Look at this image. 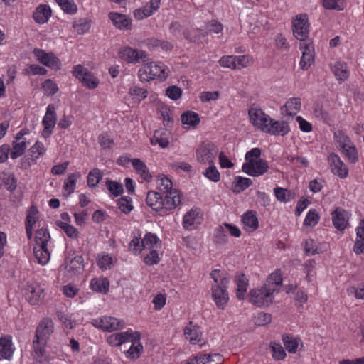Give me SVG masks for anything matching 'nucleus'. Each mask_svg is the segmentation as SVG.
Segmentation results:
<instances>
[{"instance_id": "obj_1", "label": "nucleus", "mask_w": 364, "mask_h": 364, "mask_svg": "<svg viewBox=\"0 0 364 364\" xmlns=\"http://www.w3.org/2000/svg\"><path fill=\"white\" fill-rule=\"evenodd\" d=\"M282 285L281 271L277 269L268 277L265 284L261 288L250 290V302L257 307L269 306L273 302L274 294L279 291Z\"/></svg>"}, {"instance_id": "obj_2", "label": "nucleus", "mask_w": 364, "mask_h": 364, "mask_svg": "<svg viewBox=\"0 0 364 364\" xmlns=\"http://www.w3.org/2000/svg\"><path fill=\"white\" fill-rule=\"evenodd\" d=\"M249 116L252 124L264 132L284 136L290 132L287 120H274L261 109H250Z\"/></svg>"}, {"instance_id": "obj_3", "label": "nucleus", "mask_w": 364, "mask_h": 364, "mask_svg": "<svg viewBox=\"0 0 364 364\" xmlns=\"http://www.w3.org/2000/svg\"><path fill=\"white\" fill-rule=\"evenodd\" d=\"M53 331V323L49 318H43L38 324L35 335V339L33 341V350L35 353L43 357L45 354V346L47 340Z\"/></svg>"}, {"instance_id": "obj_4", "label": "nucleus", "mask_w": 364, "mask_h": 364, "mask_svg": "<svg viewBox=\"0 0 364 364\" xmlns=\"http://www.w3.org/2000/svg\"><path fill=\"white\" fill-rule=\"evenodd\" d=\"M138 76L141 82H148L156 77L166 79L168 76L167 69L164 65L149 63L144 65L138 72Z\"/></svg>"}, {"instance_id": "obj_5", "label": "nucleus", "mask_w": 364, "mask_h": 364, "mask_svg": "<svg viewBox=\"0 0 364 364\" xmlns=\"http://www.w3.org/2000/svg\"><path fill=\"white\" fill-rule=\"evenodd\" d=\"M197 161L203 164H214L218 149L210 141L202 142L196 149Z\"/></svg>"}, {"instance_id": "obj_6", "label": "nucleus", "mask_w": 364, "mask_h": 364, "mask_svg": "<svg viewBox=\"0 0 364 364\" xmlns=\"http://www.w3.org/2000/svg\"><path fill=\"white\" fill-rule=\"evenodd\" d=\"M292 31L295 38L301 41H305L309 33V23L306 14L296 16L292 21Z\"/></svg>"}, {"instance_id": "obj_7", "label": "nucleus", "mask_w": 364, "mask_h": 364, "mask_svg": "<svg viewBox=\"0 0 364 364\" xmlns=\"http://www.w3.org/2000/svg\"><path fill=\"white\" fill-rule=\"evenodd\" d=\"M73 75L77 78L84 86L94 89L98 85V80L94 75L82 65H75L73 71Z\"/></svg>"}, {"instance_id": "obj_8", "label": "nucleus", "mask_w": 364, "mask_h": 364, "mask_svg": "<svg viewBox=\"0 0 364 364\" xmlns=\"http://www.w3.org/2000/svg\"><path fill=\"white\" fill-rule=\"evenodd\" d=\"M242 169L247 174L257 177L266 173L269 169V166L265 160L259 159L244 163Z\"/></svg>"}, {"instance_id": "obj_9", "label": "nucleus", "mask_w": 364, "mask_h": 364, "mask_svg": "<svg viewBox=\"0 0 364 364\" xmlns=\"http://www.w3.org/2000/svg\"><path fill=\"white\" fill-rule=\"evenodd\" d=\"M119 55L127 63L133 64H136L140 60L145 62L147 58V53L145 51L132 48L129 46L122 48L119 50Z\"/></svg>"}, {"instance_id": "obj_10", "label": "nucleus", "mask_w": 364, "mask_h": 364, "mask_svg": "<svg viewBox=\"0 0 364 364\" xmlns=\"http://www.w3.org/2000/svg\"><path fill=\"white\" fill-rule=\"evenodd\" d=\"M92 323L95 326L109 332L119 330L123 328L125 324L124 321L114 317H103L95 319Z\"/></svg>"}, {"instance_id": "obj_11", "label": "nucleus", "mask_w": 364, "mask_h": 364, "mask_svg": "<svg viewBox=\"0 0 364 364\" xmlns=\"http://www.w3.org/2000/svg\"><path fill=\"white\" fill-rule=\"evenodd\" d=\"M56 119L55 106L53 104H50L47 107L46 112L42 122L44 126V129L42 132L43 137L47 138L51 134L55 125Z\"/></svg>"}, {"instance_id": "obj_12", "label": "nucleus", "mask_w": 364, "mask_h": 364, "mask_svg": "<svg viewBox=\"0 0 364 364\" xmlns=\"http://www.w3.org/2000/svg\"><path fill=\"white\" fill-rule=\"evenodd\" d=\"M163 207L161 210V215H166L168 210L176 208L181 203V195L178 190L171 191L166 193L164 198H162Z\"/></svg>"}, {"instance_id": "obj_13", "label": "nucleus", "mask_w": 364, "mask_h": 364, "mask_svg": "<svg viewBox=\"0 0 364 364\" xmlns=\"http://www.w3.org/2000/svg\"><path fill=\"white\" fill-rule=\"evenodd\" d=\"M328 161L333 174L337 175L341 178H345L348 176V168L337 154L334 153L330 154L328 156Z\"/></svg>"}, {"instance_id": "obj_14", "label": "nucleus", "mask_w": 364, "mask_h": 364, "mask_svg": "<svg viewBox=\"0 0 364 364\" xmlns=\"http://www.w3.org/2000/svg\"><path fill=\"white\" fill-rule=\"evenodd\" d=\"M34 53L38 60L46 66L52 68H60V61L53 53H47L41 49H35Z\"/></svg>"}, {"instance_id": "obj_15", "label": "nucleus", "mask_w": 364, "mask_h": 364, "mask_svg": "<svg viewBox=\"0 0 364 364\" xmlns=\"http://www.w3.org/2000/svg\"><path fill=\"white\" fill-rule=\"evenodd\" d=\"M26 298L32 305H36L44 297L43 289L39 284L28 285L26 291Z\"/></svg>"}, {"instance_id": "obj_16", "label": "nucleus", "mask_w": 364, "mask_h": 364, "mask_svg": "<svg viewBox=\"0 0 364 364\" xmlns=\"http://www.w3.org/2000/svg\"><path fill=\"white\" fill-rule=\"evenodd\" d=\"M301 107V99L299 97H294L287 100L284 105L281 107L280 110L283 115L292 117L300 111Z\"/></svg>"}, {"instance_id": "obj_17", "label": "nucleus", "mask_w": 364, "mask_h": 364, "mask_svg": "<svg viewBox=\"0 0 364 364\" xmlns=\"http://www.w3.org/2000/svg\"><path fill=\"white\" fill-rule=\"evenodd\" d=\"M109 18L114 26L119 29L130 30L132 28V19L124 14L110 12Z\"/></svg>"}, {"instance_id": "obj_18", "label": "nucleus", "mask_w": 364, "mask_h": 364, "mask_svg": "<svg viewBox=\"0 0 364 364\" xmlns=\"http://www.w3.org/2000/svg\"><path fill=\"white\" fill-rule=\"evenodd\" d=\"M212 296L217 306L220 309H224L229 300L227 287H212Z\"/></svg>"}, {"instance_id": "obj_19", "label": "nucleus", "mask_w": 364, "mask_h": 364, "mask_svg": "<svg viewBox=\"0 0 364 364\" xmlns=\"http://www.w3.org/2000/svg\"><path fill=\"white\" fill-rule=\"evenodd\" d=\"M184 334L186 338L189 340L192 344L199 343L200 345H203V343H201L202 333L199 330V327L196 325H193L192 321H190L188 325L185 328Z\"/></svg>"}, {"instance_id": "obj_20", "label": "nucleus", "mask_w": 364, "mask_h": 364, "mask_svg": "<svg viewBox=\"0 0 364 364\" xmlns=\"http://www.w3.org/2000/svg\"><path fill=\"white\" fill-rule=\"evenodd\" d=\"M300 48L303 50L300 65L303 70H307L314 61L313 46L311 44L301 43Z\"/></svg>"}, {"instance_id": "obj_21", "label": "nucleus", "mask_w": 364, "mask_h": 364, "mask_svg": "<svg viewBox=\"0 0 364 364\" xmlns=\"http://www.w3.org/2000/svg\"><path fill=\"white\" fill-rule=\"evenodd\" d=\"M52 11L48 5L41 4L33 12V17L35 21L39 24H43L48 22L51 16Z\"/></svg>"}, {"instance_id": "obj_22", "label": "nucleus", "mask_w": 364, "mask_h": 364, "mask_svg": "<svg viewBox=\"0 0 364 364\" xmlns=\"http://www.w3.org/2000/svg\"><path fill=\"white\" fill-rule=\"evenodd\" d=\"M348 213L340 208H337L332 212V220L334 227L338 230H343L346 228L348 219Z\"/></svg>"}, {"instance_id": "obj_23", "label": "nucleus", "mask_w": 364, "mask_h": 364, "mask_svg": "<svg viewBox=\"0 0 364 364\" xmlns=\"http://www.w3.org/2000/svg\"><path fill=\"white\" fill-rule=\"evenodd\" d=\"M200 223V217L197 210H191L183 216V225L185 229L191 230Z\"/></svg>"}, {"instance_id": "obj_24", "label": "nucleus", "mask_w": 364, "mask_h": 364, "mask_svg": "<svg viewBox=\"0 0 364 364\" xmlns=\"http://www.w3.org/2000/svg\"><path fill=\"white\" fill-rule=\"evenodd\" d=\"M242 222L245 230L254 231L259 227V222L257 217V213L254 210H248L242 216Z\"/></svg>"}, {"instance_id": "obj_25", "label": "nucleus", "mask_w": 364, "mask_h": 364, "mask_svg": "<svg viewBox=\"0 0 364 364\" xmlns=\"http://www.w3.org/2000/svg\"><path fill=\"white\" fill-rule=\"evenodd\" d=\"M65 269L73 275H77L84 269V259L81 255H77L67 262Z\"/></svg>"}, {"instance_id": "obj_26", "label": "nucleus", "mask_w": 364, "mask_h": 364, "mask_svg": "<svg viewBox=\"0 0 364 364\" xmlns=\"http://www.w3.org/2000/svg\"><path fill=\"white\" fill-rule=\"evenodd\" d=\"M146 203L154 210L161 213L163 203L162 196L159 193L153 191H149L146 195Z\"/></svg>"}, {"instance_id": "obj_27", "label": "nucleus", "mask_w": 364, "mask_h": 364, "mask_svg": "<svg viewBox=\"0 0 364 364\" xmlns=\"http://www.w3.org/2000/svg\"><path fill=\"white\" fill-rule=\"evenodd\" d=\"M169 134L167 129L156 130L154 137L151 139V144H158L161 148H166L169 144Z\"/></svg>"}, {"instance_id": "obj_28", "label": "nucleus", "mask_w": 364, "mask_h": 364, "mask_svg": "<svg viewBox=\"0 0 364 364\" xmlns=\"http://www.w3.org/2000/svg\"><path fill=\"white\" fill-rule=\"evenodd\" d=\"M132 166L136 173L146 182H149L152 176L144 161L139 159H134L132 160Z\"/></svg>"}, {"instance_id": "obj_29", "label": "nucleus", "mask_w": 364, "mask_h": 364, "mask_svg": "<svg viewBox=\"0 0 364 364\" xmlns=\"http://www.w3.org/2000/svg\"><path fill=\"white\" fill-rule=\"evenodd\" d=\"M235 282L237 284V296L241 300L244 298V294L247 291L248 286V279L245 274L242 272H237L235 277Z\"/></svg>"}, {"instance_id": "obj_30", "label": "nucleus", "mask_w": 364, "mask_h": 364, "mask_svg": "<svg viewBox=\"0 0 364 364\" xmlns=\"http://www.w3.org/2000/svg\"><path fill=\"white\" fill-rule=\"evenodd\" d=\"M13 353L11 340L4 337L0 338V360L2 358L10 359Z\"/></svg>"}, {"instance_id": "obj_31", "label": "nucleus", "mask_w": 364, "mask_h": 364, "mask_svg": "<svg viewBox=\"0 0 364 364\" xmlns=\"http://www.w3.org/2000/svg\"><path fill=\"white\" fill-rule=\"evenodd\" d=\"M34 256L38 263L45 265L50 259V252L47 246H34L33 247Z\"/></svg>"}, {"instance_id": "obj_32", "label": "nucleus", "mask_w": 364, "mask_h": 364, "mask_svg": "<svg viewBox=\"0 0 364 364\" xmlns=\"http://www.w3.org/2000/svg\"><path fill=\"white\" fill-rule=\"evenodd\" d=\"M357 240L354 245V252L355 254H364V219L361 220L360 225L357 228Z\"/></svg>"}, {"instance_id": "obj_33", "label": "nucleus", "mask_w": 364, "mask_h": 364, "mask_svg": "<svg viewBox=\"0 0 364 364\" xmlns=\"http://www.w3.org/2000/svg\"><path fill=\"white\" fill-rule=\"evenodd\" d=\"M331 70L336 79L339 81H344L349 76L347 65L345 63L337 62L331 67Z\"/></svg>"}, {"instance_id": "obj_34", "label": "nucleus", "mask_w": 364, "mask_h": 364, "mask_svg": "<svg viewBox=\"0 0 364 364\" xmlns=\"http://www.w3.org/2000/svg\"><path fill=\"white\" fill-rule=\"evenodd\" d=\"M161 243L160 240L156 235L148 232L141 241V247L139 250H141L144 248H153L157 247Z\"/></svg>"}, {"instance_id": "obj_35", "label": "nucleus", "mask_w": 364, "mask_h": 364, "mask_svg": "<svg viewBox=\"0 0 364 364\" xmlns=\"http://www.w3.org/2000/svg\"><path fill=\"white\" fill-rule=\"evenodd\" d=\"M109 282L106 278H95L91 280L90 287L97 292L107 293L109 291Z\"/></svg>"}, {"instance_id": "obj_36", "label": "nucleus", "mask_w": 364, "mask_h": 364, "mask_svg": "<svg viewBox=\"0 0 364 364\" xmlns=\"http://www.w3.org/2000/svg\"><path fill=\"white\" fill-rule=\"evenodd\" d=\"M210 277L215 283L212 287H222V288H225L228 287L230 279L225 276V274L221 273L220 270H213L210 273Z\"/></svg>"}, {"instance_id": "obj_37", "label": "nucleus", "mask_w": 364, "mask_h": 364, "mask_svg": "<svg viewBox=\"0 0 364 364\" xmlns=\"http://www.w3.org/2000/svg\"><path fill=\"white\" fill-rule=\"evenodd\" d=\"M182 123L191 127H196L200 123V117L198 114L193 111H186L181 116Z\"/></svg>"}, {"instance_id": "obj_38", "label": "nucleus", "mask_w": 364, "mask_h": 364, "mask_svg": "<svg viewBox=\"0 0 364 364\" xmlns=\"http://www.w3.org/2000/svg\"><path fill=\"white\" fill-rule=\"evenodd\" d=\"M120 339V345L126 342L135 343L140 340L141 334L138 331L133 332L132 330L125 332L118 333Z\"/></svg>"}, {"instance_id": "obj_39", "label": "nucleus", "mask_w": 364, "mask_h": 364, "mask_svg": "<svg viewBox=\"0 0 364 364\" xmlns=\"http://www.w3.org/2000/svg\"><path fill=\"white\" fill-rule=\"evenodd\" d=\"M26 149V141L25 139L18 142L15 140L12 142V149L11 151V157L12 159H16L23 155Z\"/></svg>"}, {"instance_id": "obj_40", "label": "nucleus", "mask_w": 364, "mask_h": 364, "mask_svg": "<svg viewBox=\"0 0 364 364\" xmlns=\"http://www.w3.org/2000/svg\"><path fill=\"white\" fill-rule=\"evenodd\" d=\"M274 192L277 199L283 203H287L294 197V193L284 188L277 187L274 189Z\"/></svg>"}, {"instance_id": "obj_41", "label": "nucleus", "mask_w": 364, "mask_h": 364, "mask_svg": "<svg viewBox=\"0 0 364 364\" xmlns=\"http://www.w3.org/2000/svg\"><path fill=\"white\" fill-rule=\"evenodd\" d=\"M50 239V234L46 229H39L36 232L35 246H47Z\"/></svg>"}, {"instance_id": "obj_42", "label": "nucleus", "mask_w": 364, "mask_h": 364, "mask_svg": "<svg viewBox=\"0 0 364 364\" xmlns=\"http://www.w3.org/2000/svg\"><path fill=\"white\" fill-rule=\"evenodd\" d=\"M61 9L68 14H74L77 11V6L73 0H55Z\"/></svg>"}, {"instance_id": "obj_43", "label": "nucleus", "mask_w": 364, "mask_h": 364, "mask_svg": "<svg viewBox=\"0 0 364 364\" xmlns=\"http://www.w3.org/2000/svg\"><path fill=\"white\" fill-rule=\"evenodd\" d=\"M283 343L285 348L290 353H295L297 350L300 339L294 338L288 335L283 336Z\"/></svg>"}, {"instance_id": "obj_44", "label": "nucleus", "mask_w": 364, "mask_h": 364, "mask_svg": "<svg viewBox=\"0 0 364 364\" xmlns=\"http://www.w3.org/2000/svg\"><path fill=\"white\" fill-rule=\"evenodd\" d=\"M234 183V192L236 193H240L241 191H243L252 184V181L250 178H243L242 176L235 177Z\"/></svg>"}, {"instance_id": "obj_45", "label": "nucleus", "mask_w": 364, "mask_h": 364, "mask_svg": "<svg viewBox=\"0 0 364 364\" xmlns=\"http://www.w3.org/2000/svg\"><path fill=\"white\" fill-rule=\"evenodd\" d=\"M56 225L60 228L64 232L66 233L68 237L72 239H75L77 237L78 231L77 230L71 225H69L66 223L58 220L55 223Z\"/></svg>"}, {"instance_id": "obj_46", "label": "nucleus", "mask_w": 364, "mask_h": 364, "mask_svg": "<svg viewBox=\"0 0 364 364\" xmlns=\"http://www.w3.org/2000/svg\"><path fill=\"white\" fill-rule=\"evenodd\" d=\"M102 174L98 168H93L87 176V185L90 188L95 187L102 179Z\"/></svg>"}, {"instance_id": "obj_47", "label": "nucleus", "mask_w": 364, "mask_h": 364, "mask_svg": "<svg viewBox=\"0 0 364 364\" xmlns=\"http://www.w3.org/2000/svg\"><path fill=\"white\" fill-rule=\"evenodd\" d=\"M81 176L80 173H71L68 176V178L64 182V189L71 193L74 191L75 188L76 181L78 178Z\"/></svg>"}, {"instance_id": "obj_48", "label": "nucleus", "mask_w": 364, "mask_h": 364, "mask_svg": "<svg viewBox=\"0 0 364 364\" xmlns=\"http://www.w3.org/2000/svg\"><path fill=\"white\" fill-rule=\"evenodd\" d=\"M270 348L272 350V356L274 359L280 360L285 358L286 353L281 344L276 342H272L270 343Z\"/></svg>"}, {"instance_id": "obj_49", "label": "nucleus", "mask_w": 364, "mask_h": 364, "mask_svg": "<svg viewBox=\"0 0 364 364\" xmlns=\"http://www.w3.org/2000/svg\"><path fill=\"white\" fill-rule=\"evenodd\" d=\"M209 165L210 166L208 167L203 173V175L213 182L215 183L219 181L220 179V175L217 168L214 166V164Z\"/></svg>"}, {"instance_id": "obj_50", "label": "nucleus", "mask_w": 364, "mask_h": 364, "mask_svg": "<svg viewBox=\"0 0 364 364\" xmlns=\"http://www.w3.org/2000/svg\"><path fill=\"white\" fill-rule=\"evenodd\" d=\"M106 183L109 192L115 197L123 193V186L120 183L112 180H107Z\"/></svg>"}, {"instance_id": "obj_51", "label": "nucleus", "mask_w": 364, "mask_h": 364, "mask_svg": "<svg viewBox=\"0 0 364 364\" xmlns=\"http://www.w3.org/2000/svg\"><path fill=\"white\" fill-rule=\"evenodd\" d=\"M318 220L319 215L316 210H310L304 219V225L314 227L318 223Z\"/></svg>"}, {"instance_id": "obj_52", "label": "nucleus", "mask_w": 364, "mask_h": 364, "mask_svg": "<svg viewBox=\"0 0 364 364\" xmlns=\"http://www.w3.org/2000/svg\"><path fill=\"white\" fill-rule=\"evenodd\" d=\"M117 205L119 208L123 213L127 214L133 209L132 205V199L129 196L122 197L118 200Z\"/></svg>"}, {"instance_id": "obj_53", "label": "nucleus", "mask_w": 364, "mask_h": 364, "mask_svg": "<svg viewBox=\"0 0 364 364\" xmlns=\"http://www.w3.org/2000/svg\"><path fill=\"white\" fill-rule=\"evenodd\" d=\"M228 240L227 232L223 226H218L215 230L214 242L217 244H225Z\"/></svg>"}, {"instance_id": "obj_54", "label": "nucleus", "mask_w": 364, "mask_h": 364, "mask_svg": "<svg viewBox=\"0 0 364 364\" xmlns=\"http://www.w3.org/2000/svg\"><path fill=\"white\" fill-rule=\"evenodd\" d=\"M272 321V316L268 313L260 312L255 317V323L258 326H264Z\"/></svg>"}, {"instance_id": "obj_55", "label": "nucleus", "mask_w": 364, "mask_h": 364, "mask_svg": "<svg viewBox=\"0 0 364 364\" xmlns=\"http://www.w3.org/2000/svg\"><path fill=\"white\" fill-rule=\"evenodd\" d=\"M143 350V346L141 343L135 346L134 343L132 344L127 351V357L132 359L138 358Z\"/></svg>"}, {"instance_id": "obj_56", "label": "nucleus", "mask_w": 364, "mask_h": 364, "mask_svg": "<svg viewBox=\"0 0 364 364\" xmlns=\"http://www.w3.org/2000/svg\"><path fill=\"white\" fill-rule=\"evenodd\" d=\"M73 27L78 34H83L89 31L90 24L85 19H80L73 23Z\"/></svg>"}, {"instance_id": "obj_57", "label": "nucleus", "mask_w": 364, "mask_h": 364, "mask_svg": "<svg viewBox=\"0 0 364 364\" xmlns=\"http://www.w3.org/2000/svg\"><path fill=\"white\" fill-rule=\"evenodd\" d=\"M43 89L47 95H53L58 90L57 85L50 79L45 80L43 83Z\"/></svg>"}, {"instance_id": "obj_58", "label": "nucleus", "mask_w": 364, "mask_h": 364, "mask_svg": "<svg viewBox=\"0 0 364 364\" xmlns=\"http://www.w3.org/2000/svg\"><path fill=\"white\" fill-rule=\"evenodd\" d=\"M45 152L44 146L41 142L37 141L30 149L31 156L33 160L39 158Z\"/></svg>"}, {"instance_id": "obj_59", "label": "nucleus", "mask_w": 364, "mask_h": 364, "mask_svg": "<svg viewBox=\"0 0 364 364\" xmlns=\"http://www.w3.org/2000/svg\"><path fill=\"white\" fill-rule=\"evenodd\" d=\"M335 135L338 138V143L342 150L346 148H349V146L353 144L350 139L342 132H338V133H336Z\"/></svg>"}, {"instance_id": "obj_60", "label": "nucleus", "mask_w": 364, "mask_h": 364, "mask_svg": "<svg viewBox=\"0 0 364 364\" xmlns=\"http://www.w3.org/2000/svg\"><path fill=\"white\" fill-rule=\"evenodd\" d=\"M219 63L222 67L237 69V63H235V57L232 55L222 57L219 60Z\"/></svg>"}, {"instance_id": "obj_61", "label": "nucleus", "mask_w": 364, "mask_h": 364, "mask_svg": "<svg viewBox=\"0 0 364 364\" xmlns=\"http://www.w3.org/2000/svg\"><path fill=\"white\" fill-rule=\"evenodd\" d=\"M3 174L5 176V177H4L2 178L4 186H5V188L9 191H14V189H16V188L17 186V180L14 177V175L6 176V174H5V173H3Z\"/></svg>"}, {"instance_id": "obj_62", "label": "nucleus", "mask_w": 364, "mask_h": 364, "mask_svg": "<svg viewBox=\"0 0 364 364\" xmlns=\"http://www.w3.org/2000/svg\"><path fill=\"white\" fill-rule=\"evenodd\" d=\"M166 94L171 100H176L181 97L182 90L176 85H171L167 87Z\"/></svg>"}, {"instance_id": "obj_63", "label": "nucleus", "mask_w": 364, "mask_h": 364, "mask_svg": "<svg viewBox=\"0 0 364 364\" xmlns=\"http://www.w3.org/2000/svg\"><path fill=\"white\" fill-rule=\"evenodd\" d=\"M160 261L159 254L156 250H152L144 257V262L148 265L157 264Z\"/></svg>"}, {"instance_id": "obj_64", "label": "nucleus", "mask_w": 364, "mask_h": 364, "mask_svg": "<svg viewBox=\"0 0 364 364\" xmlns=\"http://www.w3.org/2000/svg\"><path fill=\"white\" fill-rule=\"evenodd\" d=\"M342 151L351 162L355 163L358 161V152L353 144Z\"/></svg>"}]
</instances>
